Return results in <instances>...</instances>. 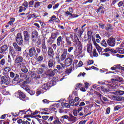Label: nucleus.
<instances>
[{
	"mask_svg": "<svg viewBox=\"0 0 124 124\" xmlns=\"http://www.w3.org/2000/svg\"><path fill=\"white\" fill-rule=\"evenodd\" d=\"M70 39H72L74 44L78 47V53L79 55L82 53V50L83 47H82V44H81V42L78 38L77 35L75 34H70L69 37L65 36V41L66 44L68 46H71L72 44V42L70 41Z\"/></svg>",
	"mask_w": 124,
	"mask_h": 124,
	"instance_id": "1",
	"label": "nucleus"
},
{
	"mask_svg": "<svg viewBox=\"0 0 124 124\" xmlns=\"http://www.w3.org/2000/svg\"><path fill=\"white\" fill-rule=\"evenodd\" d=\"M69 104L72 106H78L80 104V98L79 97H75L74 100H71L69 101Z\"/></svg>",
	"mask_w": 124,
	"mask_h": 124,
	"instance_id": "2",
	"label": "nucleus"
},
{
	"mask_svg": "<svg viewBox=\"0 0 124 124\" xmlns=\"http://www.w3.org/2000/svg\"><path fill=\"white\" fill-rule=\"evenodd\" d=\"M38 38V32L36 31H33L31 34V39L32 40V42H35Z\"/></svg>",
	"mask_w": 124,
	"mask_h": 124,
	"instance_id": "3",
	"label": "nucleus"
},
{
	"mask_svg": "<svg viewBox=\"0 0 124 124\" xmlns=\"http://www.w3.org/2000/svg\"><path fill=\"white\" fill-rule=\"evenodd\" d=\"M16 41L18 45H22L23 44V38L20 33H18L16 35Z\"/></svg>",
	"mask_w": 124,
	"mask_h": 124,
	"instance_id": "4",
	"label": "nucleus"
},
{
	"mask_svg": "<svg viewBox=\"0 0 124 124\" xmlns=\"http://www.w3.org/2000/svg\"><path fill=\"white\" fill-rule=\"evenodd\" d=\"M107 43L109 46L114 47L116 44V39L114 38H109L107 41Z\"/></svg>",
	"mask_w": 124,
	"mask_h": 124,
	"instance_id": "5",
	"label": "nucleus"
},
{
	"mask_svg": "<svg viewBox=\"0 0 124 124\" xmlns=\"http://www.w3.org/2000/svg\"><path fill=\"white\" fill-rule=\"evenodd\" d=\"M29 57H30V58L35 56V55L37 54L35 47L34 46L31 47L29 50Z\"/></svg>",
	"mask_w": 124,
	"mask_h": 124,
	"instance_id": "6",
	"label": "nucleus"
},
{
	"mask_svg": "<svg viewBox=\"0 0 124 124\" xmlns=\"http://www.w3.org/2000/svg\"><path fill=\"white\" fill-rule=\"evenodd\" d=\"M23 62H24V58H23L22 56H16V60L15 61V63H20V65H21L23 63Z\"/></svg>",
	"mask_w": 124,
	"mask_h": 124,
	"instance_id": "7",
	"label": "nucleus"
},
{
	"mask_svg": "<svg viewBox=\"0 0 124 124\" xmlns=\"http://www.w3.org/2000/svg\"><path fill=\"white\" fill-rule=\"evenodd\" d=\"M1 82L2 84H5L6 85H9V84H10L9 78H8L6 76H3L1 78Z\"/></svg>",
	"mask_w": 124,
	"mask_h": 124,
	"instance_id": "8",
	"label": "nucleus"
},
{
	"mask_svg": "<svg viewBox=\"0 0 124 124\" xmlns=\"http://www.w3.org/2000/svg\"><path fill=\"white\" fill-rule=\"evenodd\" d=\"M47 54L49 58H50L51 59H54V56L55 54L54 52V49L51 46L48 47Z\"/></svg>",
	"mask_w": 124,
	"mask_h": 124,
	"instance_id": "9",
	"label": "nucleus"
},
{
	"mask_svg": "<svg viewBox=\"0 0 124 124\" xmlns=\"http://www.w3.org/2000/svg\"><path fill=\"white\" fill-rule=\"evenodd\" d=\"M67 56V49H64V51L60 56V61L63 62L66 60V57Z\"/></svg>",
	"mask_w": 124,
	"mask_h": 124,
	"instance_id": "10",
	"label": "nucleus"
},
{
	"mask_svg": "<svg viewBox=\"0 0 124 124\" xmlns=\"http://www.w3.org/2000/svg\"><path fill=\"white\" fill-rule=\"evenodd\" d=\"M56 64V62L54 61V58L50 59L48 62V66L49 68H54L55 65Z\"/></svg>",
	"mask_w": 124,
	"mask_h": 124,
	"instance_id": "11",
	"label": "nucleus"
},
{
	"mask_svg": "<svg viewBox=\"0 0 124 124\" xmlns=\"http://www.w3.org/2000/svg\"><path fill=\"white\" fill-rule=\"evenodd\" d=\"M24 34V40L26 42H29L30 41V38H31V35L29 34V32H28L27 31H24L23 32Z\"/></svg>",
	"mask_w": 124,
	"mask_h": 124,
	"instance_id": "12",
	"label": "nucleus"
},
{
	"mask_svg": "<svg viewBox=\"0 0 124 124\" xmlns=\"http://www.w3.org/2000/svg\"><path fill=\"white\" fill-rule=\"evenodd\" d=\"M63 42V36H59L56 40V44L58 47H60L62 45V44Z\"/></svg>",
	"mask_w": 124,
	"mask_h": 124,
	"instance_id": "13",
	"label": "nucleus"
},
{
	"mask_svg": "<svg viewBox=\"0 0 124 124\" xmlns=\"http://www.w3.org/2000/svg\"><path fill=\"white\" fill-rule=\"evenodd\" d=\"M73 62V61L72 60V59L70 57H68L64 61L65 65H66V66H69L72 64Z\"/></svg>",
	"mask_w": 124,
	"mask_h": 124,
	"instance_id": "14",
	"label": "nucleus"
},
{
	"mask_svg": "<svg viewBox=\"0 0 124 124\" xmlns=\"http://www.w3.org/2000/svg\"><path fill=\"white\" fill-rule=\"evenodd\" d=\"M9 54L13 57V59H14L15 58V56H16V51H15V50L13 47H11L9 50Z\"/></svg>",
	"mask_w": 124,
	"mask_h": 124,
	"instance_id": "15",
	"label": "nucleus"
},
{
	"mask_svg": "<svg viewBox=\"0 0 124 124\" xmlns=\"http://www.w3.org/2000/svg\"><path fill=\"white\" fill-rule=\"evenodd\" d=\"M8 47L6 45H3L0 47V54H4L7 51Z\"/></svg>",
	"mask_w": 124,
	"mask_h": 124,
	"instance_id": "16",
	"label": "nucleus"
},
{
	"mask_svg": "<svg viewBox=\"0 0 124 124\" xmlns=\"http://www.w3.org/2000/svg\"><path fill=\"white\" fill-rule=\"evenodd\" d=\"M17 93L19 95V98H20L21 100L25 101V98H26V95H25V93L20 90L18 91Z\"/></svg>",
	"mask_w": 124,
	"mask_h": 124,
	"instance_id": "17",
	"label": "nucleus"
},
{
	"mask_svg": "<svg viewBox=\"0 0 124 124\" xmlns=\"http://www.w3.org/2000/svg\"><path fill=\"white\" fill-rule=\"evenodd\" d=\"M13 46L16 51H17V52H21V51H22V47L19 46L16 43H14Z\"/></svg>",
	"mask_w": 124,
	"mask_h": 124,
	"instance_id": "18",
	"label": "nucleus"
},
{
	"mask_svg": "<svg viewBox=\"0 0 124 124\" xmlns=\"http://www.w3.org/2000/svg\"><path fill=\"white\" fill-rule=\"evenodd\" d=\"M95 93L97 95L98 97H100V98L103 99V100H104V101H105V102L108 101V99L107 97L103 96L99 93L96 92H95Z\"/></svg>",
	"mask_w": 124,
	"mask_h": 124,
	"instance_id": "19",
	"label": "nucleus"
},
{
	"mask_svg": "<svg viewBox=\"0 0 124 124\" xmlns=\"http://www.w3.org/2000/svg\"><path fill=\"white\" fill-rule=\"evenodd\" d=\"M68 121H69V122H72V123H75V122H76V121H77V118L76 117L73 116V115H72V114H70Z\"/></svg>",
	"mask_w": 124,
	"mask_h": 124,
	"instance_id": "20",
	"label": "nucleus"
},
{
	"mask_svg": "<svg viewBox=\"0 0 124 124\" xmlns=\"http://www.w3.org/2000/svg\"><path fill=\"white\" fill-rule=\"evenodd\" d=\"M112 98H114V99H116L117 101H122V100H124V97L123 96H112Z\"/></svg>",
	"mask_w": 124,
	"mask_h": 124,
	"instance_id": "21",
	"label": "nucleus"
},
{
	"mask_svg": "<svg viewBox=\"0 0 124 124\" xmlns=\"http://www.w3.org/2000/svg\"><path fill=\"white\" fill-rule=\"evenodd\" d=\"M93 51V46L92 45H88L87 46V52L89 53H92Z\"/></svg>",
	"mask_w": 124,
	"mask_h": 124,
	"instance_id": "22",
	"label": "nucleus"
},
{
	"mask_svg": "<svg viewBox=\"0 0 124 124\" xmlns=\"http://www.w3.org/2000/svg\"><path fill=\"white\" fill-rule=\"evenodd\" d=\"M95 37L96 38H97L96 39V42H97V43H100V41H101V37H100V36H99V34H96L95 35Z\"/></svg>",
	"mask_w": 124,
	"mask_h": 124,
	"instance_id": "23",
	"label": "nucleus"
},
{
	"mask_svg": "<svg viewBox=\"0 0 124 124\" xmlns=\"http://www.w3.org/2000/svg\"><path fill=\"white\" fill-rule=\"evenodd\" d=\"M113 29H114V28L113 27L112 25H111L110 24H107V27H106V31H110V30H112Z\"/></svg>",
	"mask_w": 124,
	"mask_h": 124,
	"instance_id": "24",
	"label": "nucleus"
},
{
	"mask_svg": "<svg viewBox=\"0 0 124 124\" xmlns=\"http://www.w3.org/2000/svg\"><path fill=\"white\" fill-rule=\"evenodd\" d=\"M96 49H97L99 55H102V48L100 47V46H99L97 47H96Z\"/></svg>",
	"mask_w": 124,
	"mask_h": 124,
	"instance_id": "25",
	"label": "nucleus"
},
{
	"mask_svg": "<svg viewBox=\"0 0 124 124\" xmlns=\"http://www.w3.org/2000/svg\"><path fill=\"white\" fill-rule=\"evenodd\" d=\"M115 93L118 95H124V91L120 90V91L115 92Z\"/></svg>",
	"mask_w": 124,
	"mask_h": 124,
	"instance_id": "26",
	"label": "nucleus"
},
{
	"mask_svg": "<svg viewBox=\"0 0 124 124\" xmlns=\"http://www.w3.org/2000/svg\"><path fill=\"white\" fill-rule=\"evenodd\" d=\"M43 72H44V70H43V68H38L36 71V72H37L38 74H42Z\"/></svg>",
	"mask_w": 124,
	"mask_h": 124,
	"instance_id": "27",
	"label": "nucleus"
},
{
	"mask_svg": "<svg viewBox=\"0 0 124 124\" xmlns=\"http://www.w3.org/2000/svg\"><path fill=\"white\" fill-rule=\"evenodd\" d=\"M42 89L44 91H47L48 90L49 86H48V84H45L44 85L42 86Z\"/></svg>",
	"mask_w": 124,
	"mask_h": 124,
	"instance_id": "28",
	"label": "nucleus"
},
{
	"mask_svg": "<svg viewBox=\"0 0 124 124\" xmlns=\"http://www.w3.org/2000/svg\"><path fill=\"white\" fill-rule=\"evenodd\" d=\"M101 44L102 46H104V47H107V43H106V41H105V40H103L101 42Z\"/></svg>",
	"mask_w": 124,
	"mask_h": 124,
	"instance_id": "29",
	"label": "nucleus"
},
{
	"mask_svg": "<svg viewBox=\"0 0 124 124\" xmlns=\"http://www.w3.org/2000/svg\"><path fill=\"white\" fill-rule=\"evenodd\" d=\"M112 81H116L117 82H122L123 81V78H112Z\"/></svg>",
	"mask_w": 124,
	"mask_h": 124,
	"instance_id": "30",
	"label": "nucleus"
},
{
	"mask_svg": "<svg viewBox=\"0 0 124 124\" xmlns=\"http://www.w3.org/2000/svg\"><path fill=\"white\" fill-rule=\"evenodd\" d=\"M93 57H98V53H97V52L96 51V49H93Z\"/></svg>",
	"mask_w": 124,
	"mask_h": 124,
	"instance_id": "31",
	"label": "nucleus"
},
{
	"mask_svg": "<svg viewBox=\"0 0 124 124\" xmlns=\"http://www.w3.org/2000/svg\"><path fill=\"white\" fill-rule=\"evenodd\" d=\"M117 52L118 53H119V54H124V48H118Z\"/></svg>",
	"mask_w": 124,
	"mask_h": 124,
	"instance_id": "32",
	"label": "nucleus"
},
{
	"mask_svg": "<svg viewBox=\"0 0 124 124\" xmlns=\"http://www.w3.org/2000/svg\"><path fill=\"white\" fill-rule=\"evenodd\" d=\"M50 37L52 39H53V40L56 39V38H57V33H51V35Z\"/></svg>",
	"mask_w": 124,
	"mask_h": 124,
	"instance_id": "33",
	"label": "nucleus"
},
{
	"mask_svg": "<svg viewBox=\"0 0 124 124\" xmlns=\"http://www.w3.org/2000/svg\"><path fill=\"white\" fill-rule=\"evenodd\" d=\"M41 3V2H40L39 1H37V2H35V4L34 5V8H37V7H38V6H40Z\"/></svg>",
	"mask_w": 124,
	"mask_h": 124,
	"instance_id": "34",
	"label": "nucleus"
},
{
	"mask_svg": "<svg viewBox=\"0 0 124 124\" xmlns=\"http://www.w3.org/2000/svg\"><path fill=\"white\" fill-rule=\"evenodd\" d=\"M49 76L50 77H53L55 75V73L52 70H49V72L48 73Z\"/></svg>",
	"mask_w": 124,
	"mask_h": 124,
	"instance_id": "35",
	"label": "nucleus"
},
{
	"mask_svg": "<svg viewBox=\"0 0 124 124\" xmlns=\"http://www.w3.org/2000/svg\"><path fill=\"white\" fill-rule=\"evenodd\" d=\"M15 21V18H11V21H10L8 22V24L10 25V26H12L13 25V23H14V21Z\"/></svg>",
	"mask_w": 124,
	"mask_h": 124,
	"instance_id": "36",
	"label": "nucleus"
},
{
	"mask_svg": "<svg viewBox=\"0 0 124 124\" xmlns=\"http://www.w3.org/2000/svg\"><path fill=\"white\" fill-rule=\"evenodd\" d=\"M31 78L32 79H37V77H36V74L34 73H31Z\"/></svg>",
	"mask_w": 124,
	"mask_h": 124,
	"instance_id": "37",
	"label": "nucleus"
},
{
	"mask_svg": "<svg viewBox=\"0 0 124 124\" xmlns=\"http://www.w3.org/2000/svg\"><path fill=\"white\" fill-rule=\"evenodd\" d=\"M47 43L52 44V43H54V40L51 37H49V39L47 40Z\"/></svg>",
	"mask_w": 124,
	"mask_h": 124,
	"instance_id": "38",
	"label": "nucleus"
},
{
	"mask_svg": "<svg viewBox=\"0 0 124 124\" xmlns=\"http://www.w3.org/2000/svg\"><path fill=\"white\" fill-rule=\"evenodd\" d=\"M19 78L20 76H19L18 74H16V77L14 78V81H16V82H17V81H18Z\"/></svg>",
	"mask_w": 124,
	"mask_h": 124,
	"instance_id": "39",
	"label": "nucleus"
},
{
	"mask_svg": "<svg viewBox=\"0 0 124 124\" xmlns=\"http://www.w3.org/2000/svg\"><path fill=\"white\" fill-rule=\"evenodd\" d=\"M37 61H38V62H42V61H43V56H40L38 57V58H37Z\"/></svg>",
	"mask_w": 124,
	"mask_h": 124,
	"instance_id": "40",
	"label": "nucleus"
},
{
	"mask_svg": "<svg viewBox=\"0 0 124 124\" xmlns=\"http://www.w3.org/2000/svg\"><path fill=\"white\" fill-rule=\"evenodd\" d=\"M56 17H57L56 16H52L50 18V19H49V22H53V21H54V20H56Z\"/></svg>",
	"mask_w": 124,
	"mask_h": 124,
	"instance_id": "41",
	"label": "nucleus"
},
{
	"mask_svg": "<svg viewBox=\"0 0 124 124\" xmlns=\"http://www.w3.org/2000/svg\"><path fill=\"white\" fill-rule=\"evenodd\" d=\"M2 93L4 95H7V94H8V92L6 91V90L5 89L2 90Z\"/></svg>",
	"mask_w": 124,
	"mask_h": 124,
	"instance_id": "42",
	"label": "nucleus"
},
{
	"mask_svg": "<svg viewBox=\"0 0 124 124\" xmlns=\"http://www.w3.org/2000/svg\"><path fill=\"white\" fill-rule=\"evenodd\" d=\"M62 105L63 107H65V108H69L70 107V105L68 103H65Z\"/></svg>",
	"mask_w": 124,
	"mask_h": 124,
	"instance_id": "43",
	"label": "nucleus"
},
{
	"mask_svg": "<svg viewBox=\"0 0 124 124\" xmlns=\"http://www.w3.org/2000/svg\"><path fill=\"white\" fill-rule=\"evenodd\" d=\"M10 70H11V69L10 67H6L4 69V71H5V72H6V73L9 72V71H10Z\"/></svg>",
	"mask_w": 124,
	"mask_h": 124,
	"instance_id": "44",
	"label": "nucleus"
},
{
	"mask_svg": "<svg viewBox=\"0 0 124 124\" xmlns=\"http://www.w3.org/2000/svg\"><path fill=\"white\" fill-rule=\"evenodd\" d=\"M54 124H62L61 121L59 119H57L53 122Z\"/></svg>",
	"mask_w": 124,
	"mask_h": 124,
	"instance_id": "45",
	"label": "nucleus"
},
{
	"mask_svg": "<svg viewBox=\"0 0 124 124\" xmlns=\"http://www.w3.org/2000/svg\"><path fill=\"white\" fill-rule=\"evenodd\" d=\"M5 63V60L4 59L1 60L0 62V64H1V65H4Z\"/></svg>",
	"mask_w": 124,
	"mask_h": 124,
	"instance_id": "46",
	"label": "nucleus"
},
{
	"mask_svg": "<svg viewBox=\"0 0 124 124\" xmlns=\"http://www.w3.org/2000/svg\"><path fill=\"white\" fill-rule=\"evenodd\" d=\"M61 119H63V120H64V119H65L66 120H68L69 119V116H68V115H63L61 117Z\"/></svg>",
	"mask_w": 124,
	"mask_h": 124,
	"instance_id": "47",
	"label": "nucleus"
},
{
	"mask_svg": "<svg viewBox=\"0 0 124 124\" xmlns=\"http://www.w3.org/2000/svg\"><path fill=\"white\" fill-rule=\"evenodd\" d=\"M60 6L59 3L56 4L54 6H53V9L55 10V9H57Z\"/></svg>",
	"mask_w": 124,
	"mask_h": 124,
	"instance_id": "48",
	"label": "nucleus"
},
{
	"mask_svg": "<svg viewBox=\"0 0 124 124\" xmlns=\"http://www.w3.org/2000/svg\"><path fill=\"white\" fill-rule=\"evenodd\" d=\"M23 6L24 7H26V8H29V5L28 4V2L27 1H25L23 4Z\"/></svg>",
	"mask_w": 124,
	"mask_h": 124,
	"instance_id": "49",
	"label": "nucleus"
},
{
	"mask_svg": "<svg viewBox=\"0 0 124 124\" xmlns=\"http://www.w3.org/2000/svg\"><path fill=\"white\" fill-rule=\"evenodd\" d=\"M121 109V106H116L114 107V111H118Z\"/></svg>",
	"mask_w": 124,
	"mask_h": 124,
	"instance_id": "50",
	"label": "nucleus"
},
{
	"mask_svg": "<svg viewBox=\"0 0 124 124\" xmlns=\"http://www.w3.org/2000/svg\"><path fill=\"white\" fill-rule=\"evenodd\" d=\"M34 3V0H32L29 2V7H31V6Z\"/></svg>",
	"mask_w": 124,
	"mask_h": 124,
	"instance_id": "51",
	"label": "nucleus"
},
{
	"mask_svg": "<svg viewBox=\"0 0 124 124\" xmlns=\"http://www.w3.org/2000/svg\"><path fill=\"white\" fill-rule=\"evenodd\" d=\"M93 60H88L87 62L88 65H91V64H93Z\"/></svg>",
	"mask_w": 124,
	"mask_h": 124,
	"instance_id": "52",
	"label": "nucleus"
},
{
	"mask_svg": "<svg viewBox=\"0 0 124 124\" xmlns=\"http://www.w3.org/2000/svg\"><path fill=\"white\" fill-rule=\"evenodd\" d=\"M21 71H22V72H24V73H27L29 71V70H28V69H27V68H25L21 69Z\"/></svg>",
	"mask_w": 124,
	"mask_h": 124,
	"instance_id": "53",
	"label": "nucleus"
},
{
	"mask_svg": "<svg viewBox=\"0 0 124 124\" xmlns=\"http://www.w3.org/2000/svg\"><path fill=\"white\" fill-rule=\"evenodd\" d=\"M99 28H101L103 30L105 28V25H104V24H103L102 23L99 24Z\"/></svg>",
	"mask_w": 124,
	"mask_h": 124,
	"instance_id": "54",
	"label": "nucleus"
},
{
	"mask_svg": "<svg viewBox=\"0 0 124 124\" xmlns=\"http://www.w3.org/2000/svg\"><path fill=\"white\" fill-rule=\"evenodd\" d=\"M115 67L117 69L118 68H121V69H122V70H124V68L123 67H121V66H120V65H114Z\"/></svg>",
	"mask_w": 124,
	"mask_h": 124,
	"instance_id": "55",
	"label": "nucleus"
},
{
	"mask_svg": "<svg viewBox=\"0 0 124 124\" xmlns=\"http://www.w3.org/2000/svg\"><path fill=\"white\" fill-rule=\"evenodd\" d=\"M23 9H24V10H26L27 9V8L22 7V6H20L19 8V12H22Z\"/></svg>",
	"mask_w": 124,
	"mask_h": 124,
	"instance_id": "56",
	"label": "nucleus"
},
{
	"mask_svg": "<svg viewBox=\"0 0 124 124\" xmlns=\"http://www.w3.org/2000/svg\"><path fill=\"white\" fill-rule=\"evenodd\" d=\"M84 112L86 114H87V113H89V107H85L84 108Z\"/></svg>",
	"mask_w": 124,
	"mask_h": 124,
	"instance_id": "57",
	"label": "nucleus"
},
{
	"mask_svg": "<svg viewBox=\"0 0 124 124\" xmlns=\"http://www.w3.org/2000/svg\"><path fill=\"white\" fill-rule=\"evenodd\" d=\"M93 45H94V46L96 48L99 46V45H98V44H97V43H96V42H95V41H93Z\"/></svg>",
	"mask_w": 124,
	"mask_h": 124,
	"instance_id": "58",
	"label": "nucleus"
},
{
	"mask_svg": "<svg viewBox=\"0 0 124 124\" xmlns=\"http://www.w3.org/2000/svg\"><path fill=\"white\" fill-rule=\"evenodd\" d=\"M110 110H111V108H108L106 109V114H110Z\"/></svg>",
	"mask_w": 124,
	"mask_h": 124,
	"instance_id": "59",
	"label": "nucleus"
},
{
	"mask_svg": "<svg viewBox=\"0 0 124 124\" xmlns=\"http://www.w3.org/2000/svg\"><path fill=\"white\" fill-rule=\"evenodd\" d=\"M108 73H114L115 74H121V72H119V71H115V72H111L109 71Z\"/></svg>",
	"mask_w": 124,
	"mask_h": 124,
	"instance_id": "60",
	"label": "nucleus"
},
{
	"mask_svg": "<svg viewBox=\"0 0 124 124\" xmlns=\"http://www.w3.org/2000/svg\"><path fill=\"white\" fill-rule=\"evenodd\" d=\"M28 93L31 94V95H33V94L35 93V92L32 91H29Z\"/></svg>",
	"mask_w": 124,
	"mask_h": 124,
	"instance_id": "61",
	"label": "nucleus"
},
{
	"mask_svg": "<svg viewBox=\"0 0 124 124\" xmlns=\"http://www.w3.org/2000/svg\"><path fill=\"white\" fill-rule=\"evenodd\" d=\"M123 4H124V2L121 1H120L118 3V5L119 7H121V6H123Z\"/></svg>",
	"mask_w": 124,
	"mask_h": 124,
	"instance_id": "62",
	"label": "nucleus"
},
{
	"mask_svg": "<svg viewBox=\"0 0 124 124\" xmlns=\"http://www.w3.org/2000/svg\"><path fill=\"white\" fill-rule=\"evenodd\" d=\"M87 120L81 121L79 122L78 124H86Z\"/></svg>",
	"mask_w": 124,
	"mask_h": 124,
	"instance_id": "63",
	"label": "nucleus"
},
{
	"mask_svg": "<svg viewBox=\"0 0 124 124\" xmlns=\"http://www.w3.org/2000/svg\"><path fill=\"white\" fill-rule=\"evenodd\" d=\"M22 124H31V123L28 121V120L23 121Z\"/></svg>",
	"mask_w": 124,
	"mask_h": 124,
	"instance_id": "64",
	"label": "nucleus"
}]
</instances>
